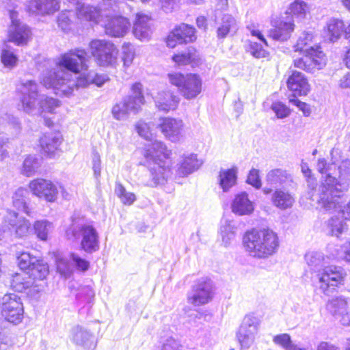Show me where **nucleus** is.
Listing matches in <instances>:
<instances>
[{
    "instance_id": "1",
    "label": "nucleus",
    "mask_w": 350,
    "mask_h": 350,
    "mask_svg": "<svg viewBox=\"0 0 350 350\" xmlns=\"http://www.w3.org/2000/svg\"><path fill=\"white\" fill-rule=\"evenodd\" d=\"M242 245L254 258L265 259L278 252L280 239L278 234L268 227H254L243 233Z\"/></svg>"
},
{
    "instance_id": "2",
    "label": "nucleus",
    "mask_w": 350,
    "mask_h": 350,
    "mask_svg": "<svg viewBox=\"0 0 350 350\" xmlns=\"http://www.w3.org/2000/svg\"><path fill=\"white\" fill-rule=\"evenodd\" d=\"M142 154L146 160L152 161L158 165L150 170L152 186H157L167 180V173L170 168L172 150L165 144L159 140H154L145 146Z\"/></svg>"
},
{
    "instance_id": "3",
    "label": "nucleus",
    "mask_w": 350,
    "mask_h": 350,
    "mask_svg": "<svg viewBox=\"0 0 350 350\" xmlns=\"http://www.w3.org/2000/svg\"><path fill=\"white\" fill-rule=\"evenodd\" d=\"M167 79L186 100L195 99L202 92V79L198 73L172 71L167 74Z\"/></svg>"
},
{
    "instance_id": "4",
    "label": "nucleus",
    "mask_w": 350,
    "mask_h": 350,
    "mask_svg": "<svg viewBox=\"0 0 350 350\" xmlns=\"http://www.w3.org/2000/svg\"><path fill=\"white\" fill-rule=\"evenodd\" d=\"M347 276L346 269L336 265L325 266L317 274L319 288L325 295L333 293L343 286Z\"/></svg>"
},
{
    "instance_id": "5",
    "label": "nucleus",
    "mask_w": 350,
    "mask_h": 350,
    "mask_svg": "<svg viewBox=\"0 0 350 350\" xmlns=\"http://www.w3.org/2000/svg\"><path fill=\"white\" fill-rule=\"evenodd\" d=\"M325 64L326 55L320 45L310 46L303 55L294 57L292 61L293 70H301L308 74H314Z\"/></svg>"
},
{
    "instance_id": "6",
    "label": "nucleus",
    "mask_w": 350,
    "mask_h": 350,
    "mask_svg": "<svg viewBox=\"0 0 350 350\" xmlns=\"http://www.w3.org/2000/svg\"><path fill=\"white\" fill-rule=\"evenodd\" d=\"M16 265L22 271H28L34 280H46L49 266L42 258H37L29 252L21 251L16 256Z\"/></svg>"
},
{
    "instance_id": "7",
    "label": "nucleus",
    "mask_w": 350,
    "mask_h": 350,
    "mask_svg": "<svg viewBox=\"0 0 350 350\" xmlns=\"http://www.w3.org/2000/svg\"><path fill=\"white\" fill-rule=\"evenodd\" d=\"M91 53L99 67H113L118 63V49L110 42L95 40L90 42Z\"/></svg>"
},
{
    "instance_id": "8",
    "label": "nucleus",
    "mask_w": 350,
    "mask_h": 350,
    "mask_svg": "<svg viewBox=\"0 0 350 350\" xmlns=\"http://www.w3.org/2000/svg\"><path fill=\"white\" fill-rule=\"evenodd\" d=\"M1 315L5 321L18 324L23 319L24 309L20 297L14 293L5 294L0 299Z\"/></svg>"
},
{
    "instance_id": "9",
    "label": "nucleus",
    "mask_w": 350,
    "mask_h": 350,
    "mask_svg": "<svg viewBox=\"0 0 350 350\" xmlns=\"http://www.w3.org/2000/svg\"><path fill=\"white\" fill-rule=\"evenodd\" d=\"M87 53L84 49H72L61 55L57 63L62 68L73 74H79L88 69Z\"/></svg>"
},
{
    "instance_id": "10",
    "label": "nucleus",
    "mask_w": 350,
    "mask_h": 350,
    "mask_svg": "<svg viewBox=\"0 0 350 350\" xmlns=\"http://www.w3.org/2000/svg\"><path fill=\"white\" fill-rule=\"evenodd\" d=\"M196 40V28L186 23H180L169 32L164 40L168 48L174 49L178 44L192 43Z\"/></svg>"
},
{
    "instance_id": "11",
    "label": "nucleus",
    "mask_w": 350,
    "mask_h": 350,
    "mask_svg": "<svg viewBox=\"0 0 350 350\" xmlns=\"http://www.w3.org/2000/svg\"><path fill=\"white\" fill-rule=\"evenodd\" d=\"M28 188L31 193L47 202H55L58 197V189L50 179L36 178L29 181Z\"/></svg>"
},
{
    "instance_id": "12",
    "label": "nucleus",
    "mask_w": 350,
    "mask_h": 350,
    "mask_svg": "<svg viewBox=\"0 0 350 350\" xmlns=\"http://www.w3.org/2000/svg\"><path fill=\"white\" fill-rule=\"evenodd\" d=\"M16 16V12H11V24L8 33V42H13L18 46L27 45L32 38L31 29L15 18Z\"/></svg>"
},
{
    "instance_id": "13",
    "label": "nucleus",
    "mask_w": 350,
    "mask_h": 350,
    "mask_svg": "<svg viewBox=\"0 0 350 350\" xmlns=\"http://www.w3.org/2000/svg\"><path fill=\"white\" fill-rule=\"evenodd\" d=\"M45 280H34L33 277L28 271L16 272L12 274L10 284L14 291L23 293L27 291L29 292H38L42 284L40 282Z\"/></svg>"
},
{
    "instance_id": "14",
    "label": "nucleus",
    "mask_w": 350,
    "mask_h": 350,
    "mask_svg": "<svg viewBox=\"0 0 350 350\" xmlns=\"http://www.w3.org/2000/svg\"><path fill=\"white\" fill-rule=\"evenodd\" d=\"M271 28L268 31V36L273 40L284 42L288 40L292 36L295 24L293 18L280 17L271 20Z\"/></svg>"
},
{
    "instance_id": "15",
    "label": "nucleus",
    "mask_w": 350,
    "mask_h": 350,
    "mask_svg": "<svg viewBox=\"0 0 350 350\" xmlns=\"http://www.w3.org/2000/svg\"><path fill=\"white\" fill-rule=\"evenodd\" d=\"M286 84L288 90L292 92L293 97L306 96L311 91L308 78L303 72L297 70L291 71Z\"/></svg>"
},
{
    "instance_id": "16",
    "label": "nucleus",
    "mask_w": 350,
    "mask_h": 350,
    "mask_svg": "<svg viewBox=\"0 0 350 350\" xmlns=\"http://www.w3.org/2000/svg\"><path fill=\"white\" fill-rule=\"evenodd\" d=\"M184 126L182 119L171 116H162L159 118L157 128L167 139L171 142H177L181 137Z\"/></svg>"
},
{
    "instance_id": "17",
    "label": "nucleus",
    "mask_w": 350,
    "mask_h": 350,
    "mask_svg": "<svg viewBox=\"0 0 350 350\" xmlns=\"http://www.w3.org/2000/svg\"><path fill=\"white\" fill-rule=\"evenodd\" d=\"M38 146L42 158L55 159L61 152L62 138L58 134L45 133L39 139Z\"/></svg>"
},
{
    "instance_id": "18",
    "label": "nucleus",
    "mask_w": 350,
    "mask_h": 350,
    "mask_svg": "<svg viewBox=\"0 0 350 350\" xmlns=\"http://www.w3.org/2000/svg\"><path fill=\"white\" fill-rule=\"evenodd\" d=\"M81 237L80 248L82 251L91 254L99 250V236L95 227L92 224H83L79 228Z\"/></svg>"
},
{
    "instance_id": "19",
    "label": "nucleus",
    "mask_w": 350,
    "mask_h": 350,
    "mask_svg": "<svg viewBox=\"0 0 350 350\" xmlns=\"http://www.w3.org/2000/svg\"><path fill=\"white\" fill-rule=\"evenodd\" d=\"M193 294L187 297L188 302L194 306L208 304L213 299V287L209 280L198 281L193 286Z\"/></svg>"
},
{
    "instance_id": "20",
    "label": "nucleus",
    "mask_w": 350,
    "mask_h": 350,
    "mask_svg": "<svg viewBox=\"0 0 350 350\" xmlns=\"http://www.w3.org/2000/svg\"><path fill=\"white\" fill-rule=\"evenodd\" d=\"M171 60L177 67L190 65L194 67L200 62V57L198 49L193 46L186 48L185 51H177L171 57Z\"/></svg>"
},
{
    "instance_id": "21",
    "label": "nucleus",
    "mask_w": 350,
    "mask_h": 350,
    "mask_svg": "<svg viewBox=\"0 0 350 350\" xmlns=\"http://www.w3.org/2000/svg\"><path fill=\"white\" fill-rule=\"evenodd\" d=\"M130 23L122 16H109L104 26L106 34L111 37H122L127 32Z\"/></svg>"
},
{
    "instance_id": "22",
    "label": "nucleus",
    "mask_w": 350,
    "mask_h": 350,
    "mask_svg": "<svg viewBox=\"0 0 350 350\" xmlns=\"http://www.w3.org/2000/svg\"><path fill=\"white\" fill-rule=\"evenodd\" d=\"M152 18L150 16L137 13L133 24V34L140 40L150 38L152 31L150 22Z\"/></svg>"
},
{
    "instance_id": "23",
    "label": "nucleus",
    "mask_w": 350,
    "mask_h": 350,
    "mask_svg": "<svg viewBox=\"0 0 350 350\" xmlns=\"http://www.w3.org/2000/svg\"><path fill=\"white\" fill-rule=\"evenodd\" d=\"M179 102V98L168 91L159 92L155 98V105L158 110L165 113L176 110Z\"/></svg>"
},
{
    "instance_id": "24",
    "label": "nucleus",
    "mask_w": 350,
    "mask_h": 350,
    "mask_svg": "<svg viewBox=\"0 0 350 350\" xmlns=\"http://www.w3.org/2000/svg\"><path fill=\"white\" fill-rule=\"evenodd\" d=\"M232 211L238 215H250L254 211V206L245 193L237 195L232 204Z\"/></svg>"
},
{
    "instance_id": "25",
    "label": "nucleus",
    "mask_w": 350,
    "mask_h": 350,
    "mask_svg": "<svg viewBox=\"0 0 350 350\" xmlns=\"http://www.w3.org/2000/svg\"><path fill=\"white\" fill-rule=\"evenodd\" d=\"M271 201L275 207L284 210L291 208L295 200L288 191L277 189L272 193Z\"/></svg>"
},
{
    "instance_id": "26",
    "label": "nucleus",
    "mask_w": 350,
    "mask_h": 350,
    "mask_svg": "<svg viewBox=\"0 0 350 350\" xmlns=\"http://www.w3.org/2000/svg\"><path fill=\"white\" fill-rule=\"evenodd\" d=\"M108 81H109V78L107 75L95 73L92 75L90 73H87L81 75L77 77L76 85L85 88L90 85H95L101 87Z\"/></svg>"
},
{
    "instance_id": "27",
    "label": "nucleus",
    "mask_w": 350,
    "mask_h": 350,
    "mask_svg": "<svg viewBox=\"0 0 350 350\" xmlns=\"http://www.w3.org/2000/svg\"><path fill=\"white\" fill-rule=\"evenodd\" d=\"M257 325L243 322L240 326L237 336L239 342L243 347H248L252 341L254 333L256 332Z\"/></svg>"
},
{
    "instance_id": "28",
    "label": "nucleus",
    "mask_w": 350,
    "mask_h": 350,
    "mask_svg": "<svg viewBox=\"0 0 350 350\" xmlns=\"http://www.w3.org/2000/svg\"><path fill=\"white\" fill-rule=\"evenodd\" d=\"M237 170L236 167H231L222 170L219 173V184L223 191H226L237 183Z\"/></svg>"
},
{
    "instance_id": "29",
    "label": "nucleus",
    "mask_w": 350,
    "mask_h": 350,
    "mask_svg": "<svg viewBox=\"0 0 350 350\" xmlns=\"http://www.w3.org/2000/svg\"><path fill=\"white\" fill-rule=\"evenodd\" d=\"M345 26L342 21L338 19L330 20L326 26V35L332 42L339 39L345 32Z\"/></svg>"
},
{
    "instance_id": "30",
    "label": "nucleus",
    "mask_w": 350,
    "mask_h": 350,
    "mask_svg": "<svg viewBox=\"0 0 350 350\" xmlns=\"http://www.w3.org/2000/svg\"><path fill=\"white\" fill-rule=\"evenodd\" d=\"M9 225V230L15 237L18 239L26 237L31 229L30 223L25 219H18L13 222L10 221Z\"/></svg>"
},
{
    "instance_id": "31",
    "label": "nucleus",
    "mask_w": 350,
    "mask_h": 350,
    "mask_svg": "<svg viewBox=\"0 0 350 350\" xmlns=\"http://www.w3.org/2000/svg\"><path fill=\"white\" fill-rule=\"evenodd\" d=\"M38 167V159L33 154H27L22 163L21 173L26 177H30L36 174Z\"/></svg>"
},
{
    "instance_id": "32",
    "label": "nucleus",
    "mask_w": 350,
    "mask_h": 350,
    "mask_svg": "<svg viewBox=\"0 0 350 350\" xmlns=\"http://www.w3.org/2000/svg\"><path fill=\"white\" fill-rule=\"evenodd\" d=\"M327 308L334 314H342L347 310L348 301L342 296L336 297L327 302Z\"/></svg>"
},
{
    "instance_id": "33",
    "label": "nucleus",
    "mask_w": 350,
    "mask_h": 350,
    "mask_svg": "<svg viewBox=\"0 0 350 350\" xmlns=\"http://www.w3.org/2000/svg\"><path fill=\"white\" fill-rule=\"evenodd\" d=\"M309 10L308 4L304 1L295 0L288 6L286 14L304 18Z\"/></svg>"
},
{
    "instance_id": "34",
    "label": "nucleus",
    "mask_w": 350,
    "mask_h": 350,
    "mask_svg": "<svg viewBox=\"0 0 350 350\" xmlns=\"http://www.w3.org/2000/svg\"><path fill=\"white\" fill-rule=\"evenodd\" d=\"M115 192L124 205L130 206L136 200L134 193L129 192L120 183H116Z\"/></svg>"
},
{
    "instance_id": "35",
    "label": "nucleus",
    "mask_w": 350,
    "mask_h": 350,
    "mask_svg": "<svg viewBox=\"0 0 350 350\" xmlns=\"http://www.w3.org/2000/svg\"><path fill=\"white\" fill-rule=\"evenodd\" d=\"M321 188L319 202L325 208L336 207L337 200L330 193L325 183L321 185Z\"/></svg>"
},
{
    "instance_id": "36",
    "label": "nucleus",
    "mask_w": 350,
    "mask_h": 350,
    "mask_svg": "<svg viewBox=\"0 0 350 350\" xmlns=\"http://www.w3.org/2000/svg\"><path fill=\"white\" fill-rule=\"evenodd\" d=\"M60 103L57 99L53 98H45L40 103V113L42 118H45L47 113H55V109L59 107Z\"/></svg>"
},
{
    "instance_id": "37",
    "label": "nucleus",
    "mask_w": 350,
    "mask_h": 350,
    "mask_svg": "<svg viewBox=\"0 0 350 350\" xmlns=\"http://www.w3.org/2000/svg\"><path fill=\"white\" fill-rule=\"evenodd\" d=\"M288 178L286 171L280 169L271 170L266 176V181L270 185L282 184Z\"/></svg>"
},
{
    "instance_id": "38",
    "label": "nucleus",
    "mask_w": 350,
    "mask_h": 350,
    "mask_svg": "<svg viewBox=\"0 0 350 350\" xmlns=\"http://www.w3.org/2000/svg\"><path fill=\"white\" fill-rule=\"evenodd\" d=\"M313 36L310 33H304L297 40L293 45V51L299 53H305L310 48L309 46L312 42Z\"/></svg>"
},
{
    "instance_id": "39",
    "label": "nucleus",
    "mask_w": 350,
    "mask_h": 350,
    "mask_svg": "<svg viewBox=\"0 0 350 350\" xmlns=\"http://www.w3.org/2000/svg\"><path fill=\"white\" fill-rule=\"evenodd\" d=\"M135 129L137 134L145 140L150 141L155 137L150 124L144 120L138 121L135 124Z\"/></svg>"
},
{
    "instance_id": "40",
    "label": "nucleus",
    "mask_w": 350,
    "mask_h": 350,
    "mask_svg": "<svg viewBox=\"0 0 350 350\" xmlns=\"http://www.w3.org/2000/svg\"><path fill=\"white\" fill-rule=\"evenodd\" d=\"M0 59L3 66L10 68L15 67L18 61V56L8 49L1 50Z\"/></svg>"
},
{
    "instance_id": "41",
    "label": "nucleus",
    "mask_w": 350,
    "mask_h": 350,
    "mask_svg": "<svg viewBox=\"0 0 350 350\" xmlns=\"http://www.w3.org/2000/svg\"><path fill=\"white\" fill-rule=\"evenodd\" d=\"M48 222L44 220L36 221L33 224V233L37 238L42 241L48 239Z\"/></svg>"
},
{
    "instance_id": "42",
    "label": "nucleus",
    "mask_w": 350,
    "mask_h": 350,
    "mask_svg": "<svg viewBox=\"0 0 350 350\" xmlns=\"http://www.w3.org/2000/svg\"><path fill=\"white\" fill-rule=\"evenodd\" d=\"M124 102L129 112L137 113L141 109V107L145 104V98L142 96L139 97L129 96Z\"/></svg>"
},
{
    "instance_id": "43",
    "label": "nucleus",
    "mask_w": 350,
    "mask_h": 350,
    "mask_svg": "<svg viewBox=\"0 0 350 350\" xmlns=\"http://www.w3.org/2000/svg\"><path fill=\"white\" fill-rule=\"evenodd\" d=\"M247 51L251 55L256 58H265L269 55L268 51H267L260 44L249 41L247 44Z\"/></svg>"
},
{
    "instance_id": "44",
    "label": "nucleus",
    "mask_w": 350,
    "mask_h": 350,
    "mask_svg": "<svg viewBox=\"0 0 350 350\" xmlns=\"http://www.w3.org/2000/svg\"><path fill=\"white\" fill-rule=\"evenodd\" d=\"M326 181H329L328 183H325L327 188H329V191H330V193H332L333 196L338 200L342 196L344 191V189L338 188V187H340L341 185L337 182L335 178H333L330 175L327 176Z\"/></svg>"
},
{
    "instance_id": "45",
    "label": "nucleus",
    "mask_w": 350,
    "mask_h": 350,
    "mask_svg": "<svg viewBox=\"0 0 350 350\" xmlns=\"http://www.w3.org/2000/svg\"><path fill=\"white\" fill-rule=\"evenodd\" d=\"M271 108L274 111L276 117L280 119L288 117L291 113V109L284 103L280 101L273 103Z\"/></svg>"
},
{
    "instance_id": "46",
    "label": "nucleus",
    "mask_w": 350,
    "mask_h": 350,
    "mask_svg": "<svg viewBox=\"0 0 350 350\" xmlns=\"http://www.w3.org/2000/svg\"><path fill=\"white\" fill-rule=\"evenodd\" d=\"M234 20L232 18H228L223 21L222 24L218 27L217 36L219 38H226L230 32L231 27L234 25Z\"/></svg>"
},
{
    "instance_id": "47",
    "label": "nucleus",
    "mask_w": 350,
    "mask_h": 350,
    "mask_svg": "<svg viewBox=\"0 0 350 350\" xmlns=\"http://www.w3.org/2000/svg\"><path fill=\"white\" fill-rule=\"evenodd\" d=\"M129 113V111L124 100L120 103H116L112 108L113 116L117 120H120L126 115H127Z\"/></svg>"
},
{
    "instance_id": "48",
    "label": "nucleus",
    "mask_w": 350,
    "mask_h": 350,
    "mask_svg": "<svg viewBox=\"0 0 350 350\" xmlns=\"http://www.w3.org/2000/svg\"><path fill=\"white\" fill-rule=\"evenodd\" d=\"M247 183L256 189L261 187V180L259 176V171L256 169H252L247 175Z\"/></svg>"
},
{
    "instance_id": "49",
    "label": "nucleus",
    "mask_w": 350,
    "mask_h": 350,
    "mask_svg": "<svg viewBox=\"0 0 350 350\" xmlns=\"http://www.w3.org/2000/svg\"><path fill=\"white\" fill-rule=\"evenodd\" d=\"M273 341L277 345L284 349H288L291 347V336L288 334H281L273 337Z\"/></svg>"
},
{
    "instance_id": "50",
    "label": "nucleus",
    "mask_w": 350,
    "mask_h": 350,
    "mask_svg": "<svg viewBox=\"0 0 350 350\" xmlns=\"http://www.w3.org/2000/svg\"><path fill=\"white\" fill-rule=\"evenodd\" d=\"M33 2L36 3L34 5L36 10L49 12L53 7L55 0H34L30 1L31 3Z\"/></svg>"
},
{
    "instance_id": "51",
    "label": "nucleus",
    "mask_w": 350,
    "mask_h": 350,
    "mask_svg": "<svg viewBox=\"0 0 350 350\" xmlns=\"http://www.w3.org/2000/svg\"><path fill=\"white\" fill-rule=\"evenodd\" d=\"M70 258L72 260L75 262L76 268L82 272L86 271L90 267V262L84 259L79 256L78 255L72 253L70 254Z\"/></svg>"
},
{
    "instance_id": "52",
    "label": "nucleus",
    "mask_w": 350,
    "mask_h": 350,
    "mask_svg": "<svg viewBox=\"0 0 350 350\" xmlns=\"http://www.w3.org/2000/svg\"><path fill=\"white\" fill-rule=\"evenodd\" d=\"M83 16L85 21L92 23L93 24H97L99 22L100 13L99 10L95 8H91L85 12Z\"/></svg>"
},
{
    "instance_id": "53",
    "label": "nucleus",
    "mask_w": 350,
    "mask_h": 350,
    "mask_svg": "<svg viewBox=\"0 0 350 350\" xmlns=\"http://www.w3.org/2000/svg\"><path fill=\"white\" fill-rule=\"evenodd\" d=\"M288 102L296 107L302 111L305 116H310L311 109L310 105L305 102H302L300 100L296 98V97H292L288 99Z\"/></svg>"
},
{
    "instance_id": "54",
    "label": "nucleus",
    "mask_w": 350,
    "mask_h": 350,
    "mask_svg": "<svg viewBox=\"0 0 350 350\" xmlns=\"http://www.w3.org/2000/svg\"><path fill=\"white\" fill-rule=\"evenodd\" d=\"M191 159L187 158L182 162L178 167V173L180 176H184L193 172L194 166L191 164Z\"/></svg>"
},
{
    "instance_id": "55",
    "label": "nucleus",
    "mask_w": 350,
    "mask_h": 350,
    "mask_svg": "<svg viewBox=\"0 0 350 350\" xmlns=\"http://www.w3.org/2000/svg\"><path fill=\"white\" fill-rule=\"evenodd\" d=\"M135 55V52L133 49L129 48L125 49L122 57L124 66L126 67L130 66L133 62Z\"/></svg>"
},
{
    "instance_id": "56",
    "label": "nucleus",
    "mask_w": 350,
    "mask_h": 350,
    "mask_svg": "<svg viewBox=\"0 0 350 350\" xmlns=\"http://www.w3.org/2000/svg\"><path fill=\"white\" fill-rule=\"evenodd\" d=\"M329 225L332 233L340 234L344 230V225L338 218H332L329 221Z\"/></svg>"
},
{
    "instance_id": "57",
    "label": "nucleus",
    "mask_w": 350,
    "mask_h": 350,
    "mask_svg": "<svg viewBox=\"0 0 350 350\" xmlns=\"http://www.w3.org/2000/svg\"><path fill=\"white\" fill-rule=\"evenodd\" d=\"M131 92L133 97L144 96L142 91V84L140 82H135L131 85Z\"/></svg>"
},
{
    "instance_id": "58",
    "label": "nucleus",
    "mask_w": 350,
    "mask_h": 350,
    "mask_svg": "<svg viewBox=\"0 0 350 350\" xmlns=\"http://www.w3.org/2000/svg\"><path fill=\"white\" fill-rule=\"evenodd\" d=\"M55 265L57 267V269L61 273H64L66 272L65 269H68V263L67 260H66L63 258H57Z\"/></svg>"
},
{
    "instance_id": "59",
    "label": "nucleus",
    "mask_w": 350,
    "mask_h": 350,
    "mask_svg": "<svg viewBox=\"0 0 350 350\" xmlns=\"http://www.w3.org/2000/svg\"><path fill=\"white\" fill-rule=\"evenodd\" d=\"M317 350H339V349L336 346H335L334 345H333L330 342L322 341L318 345Z\"/></svg>"
},
{
    "instance_id": "60",
    "label": "nucleus",
    "mask_w": 350,
    "mask_h": 350,
    "mask_svg": "<svg viewBox=\"0 0 350 350\" xmlns=\"http://www.w3.org/2000/svg\"><path fill=\"white\" fill-rule=\"evenodd\" d=\"M340 86L342 88L350 90V73L347 74L340 80Z\"/></svg>"
},
{
    "instance_id": "61",
    "label": "nucleus",
    "mask_w": 350,
    "mask_h": 350,
    "mask_svg": "<svg viewBox=\"0 0 350 350\" xmlns=\"http://www.w3.org/2000/svg\"><path fill=\"white\" fill-rule=\"evenodd\" d=\"M250 33L252 36H254L259 39L265 45H268L267 40L265 39V36L260 30L252 29L250 31Z\"/></svg>"
},
{
    "instance_id": "62",
    "label": "nucleus",
    "mask_w": 350,
    "mask_h": 350,
    "mask_svg": "<svg viewBox=\"0 0 350 350\" xmlns=\"http://www.w3.org/2000/svg\"><path fill=\"white\" fill-rule=\"evenodd\" d=\"M344 260L350 262V241L346 243L342 247Z\"/></svg>"
},
{
    "instance_id": "63",
    "label": "nucleus",
    "mask_w": 350,
    "mask_h": 350,
    "mask_svg": "<svg viewBox=\"0 0 350 350\" xmlns=\"http://www.w3.org/2000/svg\"><path fill=\"white\" fill-rule=\"evenodd\" d=\"M301 172L304 176L307 178L308 180L312 178V170L309 168V167L306 165H303L301 167Z\"/></svg>"
},
{
    "instance_id": "64",
    "label": "nucleus",
    "mask_w": 350,
    "mask_h": 350,
    "mask_svg": "<svg viewBox=\"0 0 350 350\" xmlns=\"http://www.w3.org/2000/svg\"><path fill=\"white\" fill-rule=\"evenodd\" d=\"M94 172L96 176H99L100 175L101 168L100 163H96L93 166Z\"/></svg>"
}]
</instances>
